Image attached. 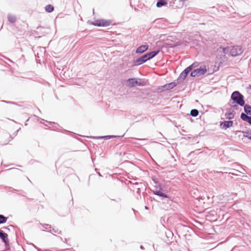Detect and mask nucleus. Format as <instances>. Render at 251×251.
Wrapping results in <instances>:
<instances>
[{"mask_svg":"<svg viewBox=\"0 0 251 251\" xmlns=\"http://www.w3.org/2000/svg\"><path fill=\"white\" fill-rule=\"evenodd\" d=\"M243 51L244 50L242 47L240 46H232L224 49V53L229 52L232 56L240 55L243 52Z\"/></svg>","mask_w":251,"mask_h":251,"instance_id":"nucleus-1","label":"nucleus"},{"mask_svg":"<svg viewBox=\"0 0 251 251\" xmlns=\"http://www.w3.org/2000/svg\"><path fill=\"white\" fill-rule=\"evenodd\" d=\"M244 98L243 95L237 91L233 92L231 96V99L233 101V103H236L241 106H243L245 104Z\"/></svg>","mask_w":251,"mask_h":251,"instance_id":"nucleus-2","label":"nucleus"},{"mask_svg":"<svg viewBox=\"0 0 251 251\" xmlns=\"http://www.w3.org/2000/svg\"><path fill=\"white\" fill-rule=\"evenodd\" d=\"M196 63H194L189 66L185 68L179 75L178 77L177 78L176 81L179 83H181L183 82L186 77L187 76L188 73L192 71L194 68L197 67L196 65Z\"/></svg>","mask_w":251,"mask_h":251,"instance_id":"nucleus-3","label":"nucleus"},{"mask_svg":"<svg viewBox=\"0 0 251 251\" xmlns=\"http://www.w3.org/2000/svg\"><path fill=\"white\" fill-rule=\"evenodd\" d=\"M206 72L207 69L205 67L203 68L200 67L192 71L190 76L194 77L196 76H200L204 75Z\"/></svg>","mask_w":251,"mask_h":251,"instance_id":"nucleus-4","label":"nucleus"},{"mask_svg":"<svg viewBox=\"0 0 251 251\" xmlns=\"http://www.w3.org/2000/svg\"><path fill=\"white\" fill-rule=\"evenodd\" d=\"M111 24V21L110 20L100 19L95 20L92 23V24L98 26H108Z\"/></svg>","mask_w":251,"mask_h":251,"instance_id":"nucleus-5","label":"nucleus"},{"mask_svg":"<svg viewBox=\"0 0 251 251\" xmlns=\"http://www.w3.org/2000/svg\"><path fill=\"white\" fill-rule=\"evenodd\" d=\"M127 81L129 83L128 86L130 87H134L136 86H143L144 84L142 82L137 81L135 78H128Z\"/></svg>","mask_w":251,"mask_h":251,"instance_id":"nucleus-6","label":"nucleus"},{"mask_svg":"<svg viewBox=\"0 0 251 251\" xmlns=\"http://www.w3.org/2000/svg\"><path fill=\"white\" fill-rule=\"evenodd\" d=\"M0 238L2 240V242L4 243L6 251L10 249L9 242L8 239V235L3 231L0 235Z\"/></svg>","mask_w":251,"mask_h":251,"instance_id":"nucleus-7","label":"nucleus"},{"mask_svg":"<svg viewBox=\"0 0 251 251\" xmlns=\"http://www.w3.org/2000/svg\"><path fill=\"white\" fill-rule=\"evenodd\" d=\"M233 122L232 121H224L220 123V127L224 130L231 127L233 126Z\"/></svg>","mask_w":251,"mask_h":251,"instance_id":"nucleus-8","label":"nucleus"},{"mask_svg":"<svg viewBox=\"0 0 251 251\" xmlns=\"http://www.w3.org/2000/svg\"><path fill=\"white\" fill-rule=\"evenodd\" d=\"M147 61V60L146 59V57L144 54L143 55L140 56V57L137 58L136 60L133 61V66H139L140 65L143 64V63H145Z\"/></svg>","mask_w":251,"mask_h":251,"instance_id":"nucleus-9","label":"nucleus"},{"mask_svg":"<svg viewBox=\"0 0 251 251\" xmlns=\"http://www.w3.org/2000/svg\"><path fill=\"white\" fill-rule=\"evenodd\" d=\"M163 189L162 188H156L154 190H152V192L154 195H157L164 198H168V196L166 194L164 193Z\"/></svg>","mask_w":251,"mask_h":251,"instance_id":"nucleus-10","label":"nucleus"},{"mask_svg":"<svg viewBox=\"0 0 251 251\" xmlns=\"http://www.w3.org/2000/svg\"><path fill=\"white\" fill-rule=\"evenodd\" d=\"M179 83L178 81L175 80L174 82L164 85L162 86L163 90H170L176 87Z\"/></svg>","mask_w":251,"mask_h":251,"instance_id":"nucleus-11","label":"nucleus"},{"mask_svg":"<svg viewBox=\"0 0 251 251\" xmlns=\"http://www.w3.org/2000/svg\"><path fill=\"white\" fill-rule=\"evenodd\" d=\"M159 52V50H154L150 52H148L145 54L146 59L148 60H149L154 57H155L156 55L158 54Z\"/></svg>","mask_w":251,"mask_h":251,"instance_id":"nucleus-12","label":"nucleus"},{"mask_svg":"<svg viewBox=\"0 0 251 251\" xmlns=\"http://www.w3.org/2000/svg\"><path fill=\"white\" fill-rule=\"evenodd\" d=\"M149 48L148 45H142L137 48L136 50V53H143L145 52Z\"/></svg>","mask_w":251,"mask_h":251,"instance_id":"nucleus-13","label":"nucleus"},{"mask_svg":"<svg viewBox=\"0 0 251 251\" xmlns=\"http://www.w3.org/2000/svg\"><path fill=\"white\" fill-rule=\"evenodd\" d=\"M241 118L243 121L248 122L251 125V116L247 115L245 113H242Z\"/></svg>","mask_w":251,"mask_h":251,"instance_id":"nucleus-14","label":"nucleus"},{"mask_svg":"<svg viewBox=\"0 0 251 251\" xmlns=\"http://www.w3.org/2000/svg\"><path fill=\"white\" fill-rule=\"evenodd\" d=\"M7 19L9 22L12 24H14L16 22L17 17L15 15H11L9 14L7 15Z\"/></svg>","mask_w":251,"mask_h":251,"instance_id":"nucleus-15","label":"nucleus"},{"mask_svg":"<svg viewBox=\"0 0 251 251\" xmlns=\"http://www.w3.org/2000/svg\"><path fill=\"white\" fill-rule=\"evenodd\" d=\"M243 106L245 114H246L247 115H251V106L248 104H245V105H243Z\"/></svg>","mask_w":251,"mask_h":251,"instance_id":"nucleus-16","label":"nucleus"},{"mask_svg":"<svg viewBox=\"0 0 251 251\" xmlns=\"http://www.w3.org/2000/svg\"><path fill=\"white\" fill-rule=\"evenodd\" d=\"M166 4H167V2L166 0H158L156 3V6L157 7H161Z\"/></svg>","mask_w":251,"mask_h":251,"instance_id":"nucleus-17","label":"nucleus"},{"mask_svg":"<svg viewBox=\"0 0 251 251\" xmlns=\"http://www.w3.org/2000/svg\"><path fill=\"white\" fill-rule=\"evenodd\" d=\"M243 136L245 137L248 138L249 139L251 140V130H247L243 131Z\"/></svg>","mask_w":251,"mask_h":251,"instance_id":"nucleus-18","label":"nucleus"},{"mask_svg":"<svg viewBox=\"0 0 251 251\" xmlns=\"http://www.w3.org/2000/svg\"><path fill=\"white\" fill-rule=\"evenodd\" d=\"M225 117L226 119L228 120H231L233 119L234 117V114L233 112H228L225 113Z\"/></svg>","mask_w":251,"mask_h":251,"instance_id":"nucleus-19","label":"nucleus"},{"mask_svg":"<svg viewBox=\"0 0 251 251\" xmlns=\"http://www.w3.org/2000/svg\"><path fill=\"white\" fill-rule=\"evenodd\" d=\"M53 10L54 7L51 4L47 5L45 7V10L47 12L50 13L52 12Z\"/></svg>","mask_w":251,"mask_h":251,"instance_id":"nucleus-20","label":"nucleus"},{"mask_svg":"<svg viewBox=\"0 0 251 251\" xmlns=\"http://www.w3.org/2000/svg\"><path fill=\"white\" fill-rule=\"evenodd\" d=\"M199 113V111L196 109H193L190 111V115L192 117H197Z\"/></svg>","mask_w":251,"mask_h":251,"instance_id":"nucleus-21","label":"nucleus"},{"mask_svg":"<svg viewBox=\"0 0 251 251\" xmlns=\"http://www.w3.org/2000/svg\"><path fill=\"white\" fill-rule=\"evenodd\" d=\"M8 218L5 217L4 215L0 214V224L5 223L7 220Z\"/></svg>","mask_w":251,"mask_h":251,"instance_id":"nucleus-22","label":"nucleus"},{"mask_svg":"<svg viewBox=\"0 0 251 251\" xmlns=\"http://www.w3.org/2000/svg\"><path fill=\"white\" fill-rule=\"evenodd\" d=\"M116 136L114 135H106V136H99L96 137L97 139H109L111 138H115L116 137Z\"/></svg>","mask_w":251,"mask_h":251,"instance_id":"nucleus-23","label":"nucleus"},{"mask_svg":"<svg viewBox=\"0 0 251 251\" xmlns=\"http://www.w3.org/2000/svg\"><path fill=\"white\" fill-rule=\"evenodd\" d=\"M134 185L137 186V193H140V187L143 185L142 183H138V182H133L132 183Z\"/></svg>","mask_w":251,"mask_h":251,"instance_id":"nucleus-24","label":"nucleus"},{"mask_svg":"<svg viewBox=\"0 0 251 251\" xmlns=\"http://www.w3.org/2000/svg\"><path fill=\"white\" fill-rule=\"evenodd\" d=\"M49 232H50L52 234L57 233L59 234H61V233H62V232L61 230H59V229H55V228H52V229L50 230L49 231Z\"/></svg>","mask_w":251,"mask_h":251,"instance_id":"nucleus-25","label":"nucleus"},{"mask_svg":"<svg viewBox=\"0 0 251 251\" xmlns=\"http://www.w3.org/2000/svg\"><path fill=\"white\" fill-rule=\"evenodd\" d=\"M42 226H43V228L46 229H48L49 228H51V225H50L49 224H44V225H43Z\"/></svg>","mask_w":251,"mask_h":251,"instance_id":"nucleus-26","label":"nucleus"},{"mask_svg":"<svg viewBox=\"0 0 251 251\" xmlns=\"http://www.w3.org/2000/svg\"><path fill=\"white\" fill-rule=\"evenodd\" d=\"M231 107L233 110H237L238 108V106L236 104H231Z\"/></svg>","mask_w":251,"mask_h":251,"instance_id":"nucleus-27","label":"nucleus"},{"mask_svg":"<svg viewBox=\"0 0 251 251\" xmlns=\"http://www.w3.org/2000/svg\"><path fill=\"white\" fill-rule=\"evenodd\" d=\"M45 122H46V123H49V124H50V125H52V124H54V123H53V122H48V121H45Z\"/></svg>","mask_w":251,"mask_h":251,"instance_id":"nucleus-28","label":"nucleus"},{"mask_svg":"<svg viewBox=\"0 0 251 251\" xmlns=\"http://www.w3.org/2000/svg\"><path fill=\"white\" fill-rule=\"evenodd\" d=\"M1 101L5 102V103H11V102H10V101H5V100H1Z\"/></svg>","mask_w":251,"mask_h":251,"instance_id":"nucleus-29","label":"nucleus"},{"mask_svg":"<svg viewBox=\"0 0 251 251\" xmlns=\"http://www.w3.org/2000/svg\"><path fill=\"white\" fill-rule=\"evenodd\" d=\"M140 248L142 250L144 249V247L142 245L140 246Z\"/></svg>","mask_w":251,"mask_h":251,"instance_id":"nucleus-30","label":"nucleus"},{"mask_svg":"<svg viewBox=\"0 0 251 251\" xmlns=\"http://www.w3.org/2000/svg\"><path fill=\"white\" fill-rule=\"evenodd\" d=\"M98 175H99V176H101V174H100L99 172V173H98Z\"/></svg>","mask_w":251,"mask_h":251,"instance_id":"nucleus-31","label":"nucleus"},{"mask_svg":"<svg viewBox=\"0 0 251 251\" xmlns=\"http://www.w3.org/2000/svg\"><path fill=\"white\" fill-rule=\"evenodd\" d=\"M3 231L0 229V235L2 233Z\"/></svg>","mask_w":251,"mask_h":251,"instance_id":"nucleus-32","label":"nucleus"},{"mask_svg":"<svg viewBox=\"0 0 251 251\" xmlns=\"http://www.w3.org/2000/svg\"><path fill=\"white\" fill-rule=\"evenodd\" d=\"M135 139L136 140H141V139H139V138H135Z\"/></svg>","mask_w":251,"mask_h":251,"instance_id":"nucleus-33","label":"nucleus"},{"mask_svg":"<svg viewBox=\"0 0 251 251\" xmlns=\"http://www.w3.org/2000/svg\"><path fill=\"white\" fill-rule=\"evenodd\" d=\"M145 208H146V209H148V207L147 206H145Z\"/></svg>","mask_w":251,"mask_h":251,"instance_id":"nucleus-34","label":"nucleus"},{"mask_svg":"<svg viewBox=\"0 0 251 251\" xmlns=\"http://www.w3.org/2000/svg\"><path fill=\"white\" fill-rule=\"evenodd\" d=\"M4 228L7 229V228L6 227H4Z\"/></svg>","mask_w":251,"mask_h":251,"instance_id":"nucleus-35","label":"nucleus"}]
</instances>
